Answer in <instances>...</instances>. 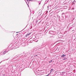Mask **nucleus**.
<instances>
[{"label":"nucleus","mask_w":76,"mask_h":76,"mask_svg":"<svg viewBox=\"0 0 76 76\" xmlns=\"http://www.w3.org/2000/svg\"><path fill=\"white\" fill-rule=\"evenodd\" d=\"M36 56H37V57H38V55H34V57H36Z\"/></svg>","instance_id":"nucleus-24"},{"label":"nucleus","mask_w":76,"mask_h":76,"mask_svg":"<svg viewBox=\"0 0 76 76\" xmlns=\"http://www.w3.org/2000/svg\"><path fill=\"white\" fill-rule=\"evenodd\" d=\"M49 33L50 34H52V35H55V34H56V32L53 31H50Z\"/></svg>","instance_id":"nucleus-5"},{"label":"nucleus","mask_w":76,"mask_h":76,"mask_svg":"<svg viewBox=\"0 0 76 76\" xmlns=\"http://www.w3.org/2000/svg\"><path fill=\"white\" fill-rule=\"evenodd\" d=\"M45 5V4H44V5H43V7H44V6Z\"/></svg>","instance_id":"nucleus-33"},{"label":"nucleus","mask_w":76,"mask_h":76,"mask_svg":"<svg viewBox=\"0 0 76 76\" xmlns=\"http://www.w3.org/2000/svg\"><path fill=\"white\" fill-rule=\"evenodd\" d=\"M58 37L59 38H62V37H63V36H62V34H58Z\"/></svg>","instance_id":"nucleus-8"},{"label":"nucleus","mask_w":76,"mask_h":76,"mask_svg":"<svg viewBox=\"0 0 76 76\" xmlns=\"http://www.w3.org/2000/svg\"><path fill=\"white\" fill-rule=\"evenodd\" d=\"M50 7H51V5H50Z\"/></svg>","instance_id":"nucleus-34"},{"label":"nucleus","mask_w":76,"mask_h":76,"mask_svg":"<svg viewBox=\"0 0 76 76\" xmlns=\"http://www.w3.org/2000/svg\"><path fill=\"white\" fill-rule=\"evenodd\" d=\"M66 56V55H64L63 54L61 56V57H63V58H64V56Z\"/></svg>","instance_id":"nucleus-11"},{"label":"nucleus","mask_w":76,"mask_h":76,"mask_svg":"<svg viewBox=\"0 0 76 76\" xmlns=\"http://www.w3.org/2000/svg\"><path fill=\"white\" fill-rule=\"evenodd\" d=\"M25 1L28 7H29V2H26V1H25V0H24Z\"/></svg>","instance_id":"nucleus-10"},{"label":"nucleus","mask_w":76,"mask_h":76,"mask_svg":"<svg viewBox=\"0 0 76 76\" xmlns=\"http://www.w3.org/2000/svg\"><path fill=\"white\" fill-rule=\"evenodd\" d=\"M8 60V59H5L4 60H2L1 61L0 63H2V62H3V61H6V60Z\"/></svg>","instance_id":"nucleus-14"},{"label":"nucleus","mask_w":76,"mask_h":76,"mask_svg":"<svg viewBox=\"0 0 76 76\" xmlns=\"http://www.w3.org/2000/svg\"><path fill=\"white\" fill-rule=\"evenodd\" d=\"M64 14H65V13H64L63 12L62 13V15H64Z\"/></svg>","instance_id":"nucleus-27"},{"label":"nucleus","mask_w":76,"mask_h":76,"mask_svg":"<svg viewBox=\"0 0 76 76\" xmlns=\"http://www.w3.org/2000/svg\"><path fill=\"white\" fill-rule=\"evenodd\" d=\"M38 22V20H37L36 23H37V22Z\"/></svg>","instance_id":"nucleus-28"},{"label":"nucleus","mask_w":76,"mask_h":76,"mask_svg":"<svg viewBox=\"0 0 76 76\" xmlns=\"http://www.w3.org/2000/svg\"><path fill=\"white\" fill-rule=\"evenodd\" d=\"M76 1L74 0L72 2V3H76Z\"/></svg>","instance_id":"nucleus-20"},{"label":"nucleus","mask_w":76,"mask_h":76,"mask_svg":"<svg viewBox=\"0 0 76 76\" xmlns=\"http://www.w3.org/2000/svg\"><path fill=\"white\" fill-rule=\"evenodd\" d=\"M53 45L54 44H52V42L50 41V42L48 44V45L49 47H51V46H52V45Z\"/></svg>","instance_id":"nucleus-6"},{"label":"nucleus","mask_w":76,"mask_h":76,"mask_svg":"<svg viewBox=\"0 0 76 76\" xmlns=\"http://www.w3.org/2000/svg\"><path fill=\"white\" fill-rule=\"evenodd\" d=\"M24 57H25L24 55H22V56H20V58L18 59V61H20L21 60H23V59L24 58Z\"/></svg>","instance_id":"nucleus-3"},{"label":"nucleus","mask_w":76,"mask_h":76,"mask_svg":"<svg viewBox=\"0 0 76 76\" xmlns=\"http://www.w3.org/2000/svg\"><path fill=\"white\" fill-rule=\"evenodd\" d=\"M27 1L28 2V1H29V0H27Z\"/></svg>","instance_id":"nucleus-29"},{"label":"nucleus","mask_w":76,"mask_h":76,"mask_svg":"<svg viewBox=\"0 0 76 76\" xmlns=\"http://www.w3.org/2000/svg\"><path fill=\"white\" fill-rule=\"evenodd\" d=\"M52 61H53V60H50V61H49V63H51V62H52Z\"/></svg>","instance_id":"nucleus-19"},{"label":"nucleus","mask_w":76,"mask_h":76,"mask_svg":"<svg viewBox=\"0 0 76 76\" xmlns=\"http://www.w3.org/2000/svg\"><path fill=\"white\" fill-rule=\"evenodd\" d=\"M10 46V50H13V48H15V45H14V44L13 45H10L9 47Z\"/></svg>","instance_id":"nucleus-7"},{"label":"nucleus","mask_w":76,"mask_h":76,"mask_svg":"<svg viewBox=\"0 0 76 76\" xmlns=\"http://www.w3.org/2000/svg\"><path fill=\"white\" fill-rule=\"evenodd\" d=\"M31 33H30L29 34H27L26 35V37H28V35H30V34H31Z\"/></svg>","instance_id":"nucleus-16"},{"label":"nucleus","mask_w":76,"mask_h":76,"mask_svg":"<svg viewBox=\"0 0 76 76\" xmlns=\"http://www.w3.org/2000/svg\"><path fill=\"white\" fill-rule=\"evenodd\" d=\"M14 47L15 48H19L20 45H19L18 43H15L14 44Z\"/></svg>","instance_id":"nucleus-4"},{"label":"nucleus","mask_w":76,"mask_h":76,"mask_svg":"<svg viewBox=\"0 0 76 76\" xmlns=\"http://www.w3.org/2000/svg\"><path fill=\"white\" fill-rule=\"evenodd\" d=\"M72 5H75V2H73H73H72Z\"/></svg>","instance_id":"nucleus-18"},{"label":"nucleus","mask_w":76,"mask_h":76,"mask_svg":"<svg viewBox=\"0 0 76 76\" xmlns=\"http://www.w3.org/2000/svg\"><path fill=\"white\" fill-rule=\"evenodd\" d=\"M50 75V73L48 75H46V76H49V75Z\"/></svg>","instance_id":"nucleus-23"},{"label":"nucleus","mask_w":76,"mask_h":76,"mask_svg":"<svg viewBox=\"0 0 76 76\" xmlns=\"http://www.w3.org/2000/svg\"><path fill=\"white\" fill-rule=\"evenodd\" d=\"M1 55H3V53L1 52L0 53V56H1Z\"/></svg>","instance_id":"nucleus-21"},{"label":"nucleus","mask_w":76,"mask_h":76,"mask_svg":"<svg viewBox=\"0 0 76 76\" xmlns=\"http://www.w3.org/2000/svg\"><path fill=\"white\" fill-rule=\"evenodd\" d=\"M63 18L64 19V17L63 16H62Z\"/></svg>","instance_id":"nucleus-32"},{"label":"nucleus","mask_w":76,"mask_h":76,"mask_svg":"<svg viewBox=\"0 0 76 76\" xmlns=\"http://www.w3.org/2000/svg\"><path fill=\"white\" fill-rule=\"evenodd\" d=\"M75 69L74 70V73H75Z\"/></svg>","instance_id":"nucleus-26"},{"label":"nucleus","mask_w":76,"mask_h":76,"mask_svg":"<svg viewBox=\"0 0 76 76\" xmlns=\"http://www.w3.org/2000/svg\"><path fill=\"white\" fill-rule=\"evenodd\" d=\"M19 32H16V33H19Z\"/></svg>","instance_id":"nucleus-31"},{"label":"nucleus","mask_w":76,"mask_h":76,"mask_svg":"<svg viewBox=\"0 0 76 76\" xmlns=\"http://www.w3.org/2000/svg\"><path fill=\"white\" fill-rule=\"evenodd\" d=\"M65 16V19H66V18H67V16L66 15H64Z\"/></svg>","instance_id":"nucleus-17"},{"label":"nucleus","mask_w":76,"mask_h":76,"mask_svg":"<svg viewBox=\"0 0 76 76\" xmlns=\"http://www.w3.org/2000/svg\"><path fill=\"white\" fill-rule=\"evenodd\" d=\"M40 50H41V48H39L38 49H37V48L35 49V48H34V52H36V53H38V51H41Z\"/></svg>","instance_id":"nucleus-2"},{"label":"nucleus","mask_w":76,"mask_h":76,"mask_svg":"<svg viewBox=\"0 0 76 76\" xmlns=\"http://www.w3.org/2000/svg\"><path fill=\"white\" fill-rule=\"evenodd\" d=\"M47 7L48 8V6Z\"/></svg>","instance_id":"nucleus-35"},{"label":"nucleus","mask_w":76,"mask_h":76,"mask_svg":"<svg viewBox=\"0 0 76 76\" xmlns=\"http://www.w3.org/2000/svg\"><path fill=\"white\" fill-rule=\"evenodd\" d=\"M8 48H9V47H8L7 49L4 50L3 51L1 52V53H2V55H4L5 54H6L7 53H8V52H9V50L8 49Z\"/></svg>","instance_id":"nucleus-1"},{"label":"nucleus","mask_w":76,"mask_h":76,"mask_svg":"<svg viewBox=\"0 0 76 76\" xmlns=\"http://www.w3.org/2000/svg\"><path fill=\"white\" fill-rule=\"evenodd\" d=\"M66 59H67V58H64L63 59V60H66Z\"/></svg>","instance_id":"nucleus-22"},{"label":"nucleus","mask_w":76,"mask_h":76,"mask_svg":"<svg viewBox=\"0 0 76 76\" xmlns=\"http://www.w3.org/2000/svg\"><path fill=\"white\" fill-rule=\"evenodd\" d=\"M3 76H5V74H3Z\"/></svg>","instance_id":"nucleus-30"},{"label":"nucleus","mask_w":76,"mask_h":76,"mask_svg":"<svg viewBox=\"0 0 76 76\" xmlns=\"http://www.w3.org/2000/svg\"><path fill=\"white\" fill-rule=\"evenodd\" d=\"M53 70H54V69H51L50 70V74H51V72H53Z\"/></svg>","instance_id":"nucleus-13"},{"label":"nucleus","mask_w":76,"mask_h":76,"mask_svg":"<svg viewBox=\"0 0 76 76\" xmlns=\"http://www.w3.org/2000/svg\"><path fill=\"white\" fill-rule=\"evenodd\" d=\"M20 55H18V56H16V57H15L14 58H13L12 59V60H15V59H16V57H19V56H20Z\"/></svg>","instance_id":"nucleus-9"},{"label":"nucleus","mask_w":76,"mask_h":76,"mask_svg":"<svg viewBox=\"0 0 76 76\" xmlns=\"http://www.w3.org/2000/svg\"><path fill=\"white\" fill-rule=\"evenodd\" d=\"M21 44V45H22L23 46H25V43H22Z\"/></svg>","instance_id":"nucleus-15"},{"label":"nucleus","mask_w":76,"mask_h":76,"mask_svg":"<svg viewBox=\"0 0 76 76\" xmlns=\"http://www.w3.org/2000/svg\"><path fill=\"white\" fill-rule=\"evenodd\" d=\"M18 35V34H17V35Z\"/></svg>","instance_id":"nucleus-37"},{"label":"nucleus","mask_w":76,"mask_h":76,"mask_svg":"<svg viewBox=\"0 0 76 76\" xmlns=\"http://www.w3.org/2000/svg\"><path fill=\"white\" fill-rule=\"evenodd\" d=\"M26 26H27V25L26 26V27H25V28H26Z\"/></svg>","instance_id":"nucleus-36"},{"label":"nucleus","mask_w":76,"mask_h":76,"mask_svg":"<svg viewBox=\"0 0 76 76\" xmlns=\"http://www.w3.org/2000/svg\"><path fill=\"white\" fill-rule=\"evenodd\" d=\"M40 3H39V4H40Z\"/></svg>","instance_id":"nucleus-39"},{"label":"nucleus","mask_w":76,"mask_h":76,"mask_svg":"<svg viewBox=\"0 0 76 76\" xmlns=\"http://www.w3.org/2000/svg\"><path fill=\"white\" fill-rule=\"evenodd\" d=\"M41 21H39V23H41Z\"/></svg>","instance_id":"nucleus-25"},{"label":"nucleus","mask_w":76,"mask_h":76,"mask_svg":"<svg viewBox=\"0 0 76 76\" xmlns=\"http://www.w3.org/2000/svg\"><path fill=\"white\" fill-rule=\"evenodd\" d=\"M29 1H34V2H35L37 1V0H29Z\"/></svg>","instance_id":"nucleus-12"},{"label":"nucleus","mask_w":76,"mask_h":76,"mask_svg":"<svg viewBox=\"0 0 76 76\" xmlns=\"http://www.w3.org/2000/svg\"><path fill=\"white\" fill-rule=\"evenodd\" d=\"M30 12H31V9H30Z\"/></svg>","instance_id":"nucleus-38"}]
</instances>
